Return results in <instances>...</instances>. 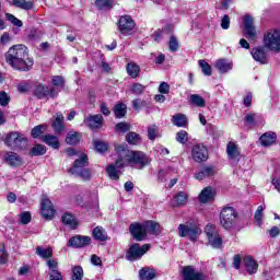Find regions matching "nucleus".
I'll use <instances>...</instances> for the list:
<instances>
[{
	"instance_id": "obj_1",
	"label": "nucleus",
	"mask_w": 280,
	"mask_h": 280,
	"mask_svg": "<svg viewBox=\"0 0 280 280\" xmlns=\"http://www.w3.org/2000/svg\"><path fill=\"white\" fill-rule=\"evenodd\" d=\"M5 60L15 71H32L34 58L30 57L27 46L23 44L13 45L5 54Z\"/></svg>"
},
{
	"instance_id": "obj_2",
	"label": "nucleus",
	"mask_w": 280,
	"mask_h": 280,
	"mask_svg": "<svg viewBox=\"0 0 280 280\" xmlns=\"http://www.w3.org/2000/svg\"><path fill=\"white\" fill-rule=\"evenodd\" d=\"M117 155L121 158V161L125 165H138L140 170L150 165V158L147 156L142 151H130L124 145L118 144L115 147Z\"/></svg>"
},
{
	"instance_id": "obj_3",
	"label": "nucleus",
	"mask_w": 280,
	"mask_h": 280,
	"mask_svg": "<svg viewBox=\"0 0 280 280\" xmlns=\"http://www.w3.org/2000/svg\"><path fill=\"white\" fill-rule=\"evenodd\" d=\"M237 210L233 207H224L220 212V224L225 231H231L237 226Z\"/></svg>"
},
{
	"instance_id": "obj_4",
	"label": "nucleus",
	"mask_w": 280,
	"mask_h": 280,
	"mask_svg": "<svg viewBox=\"0 0 280 280\" xmlns=\"http://www.w3.org/2000/svg\"><path fill=\"white\" fill-rule=\"evenodd\" d=\"M177 233L179 237H188L190 242H196L202 234V230L194 222H186L178 225Z\"/></svg>"
},
{
	"instance_id": "obj_5",
	"label": "nucleus",
	"mask_w": 280,
	"mask_h": 280,
	"mask_svg": "<svg viewBox=\"0 0 280 280\" xmlns=\"http://www.w3.org/2000/svg\"><path fill=\"white\" fill-rule=\"evenodd\" d=\"M4 143L11 150H27V138L16 131L9 133Z\"/></svg>"
},
{
	"instance_id": "obj_6",
	"label": "nucleus",
	"mask_w": 280,
	"mask_h": 280,
	"mask_svg": "<svg viewBox=\"0 0 280 280\" xmlns=\"http://www.w3.org/2000/svg\"><path fill=\"white\" fill-rule=\"evenodd\" d=\"M264 45L270 51H280V31H269L264 36Z\"/></svg>"
},
{
	"instance_id": "obj_7",
	"label": "nucleus",
	"mask_w": 280,
	"mask_h": 280,
	"mask_svg": "<svg viewBox=\"0 0 280 280\" xmlns=\"http://www.w3.org/2000/svg\"><path fill=\"white\" fill-rule=\"evenodd\" d=\"M147 250H150V245L144 244L141 246L136 243L128 248L126 256H125L126 260L127 261H137V260L141 259V257L143 256V254Z\"/></svg>"
},
{
	"instance_id": "obj_8",
	"label": "nucleus",
	"mask_w": 280,
	"mask_h": 280,
	"mask_svg": "<svg viewBox=\"0 0 280 280\" xmlns=\"http://www.w3.org/2000/svg\"><path fill=\"white\" fill-rule=\"evenodd\" d=\"M135 20L130 15H122L118 21V32L122 36H130L135 32Z\"/></svg>"
},
{
	"instance_id": "obj_9",
	"label": "nucleus",
	"mask_w": 280,
	"mask_h": 280,
	"mask_svg": "<svg viewBox=\"0 0 280 280\" xmlns=\"http://www.w3.org/2000/svg\"><path fill=\"white\" fill-rule=\"evenodd\" d=\"M206 234L209 241L210 246L212 248H220L222 246V237H220V234L218 233V229L215 225L208 224L206 226Z\"/></svg>"
},
{
	"instance_id": "obj_10",
	"label": "nucleus",
	"mask_w": 280,
	"mask_h": 280,
	"mask_svg": "<svg viewBox=\"0 0 280 280\" xmlns=\"http://www.w3.org/2000/svg\"><path fill=\"white\" fill-rule=\"evenodd\" d=\"M183 280H207V276L194 266H186L182 272Z\"/></svg>"
},
{
	"instance_id": "obj_11",
	"label": "nucleus",
	"mask_w": 280,
	"mask_h": 280,
	"mask_svg": "<svg viewBox=\"0 0 280 280\" xmlns=\"http://www.w3.org/2000/svg\"><path fill=\"white\" fill-rule=\"evenodd\" d=\"M192 159L196 163H205L209 159V151L202 144H196L191 151Z\"/></svg>"
},
{
	"instance_id": "obj_12",
	"label": "nucleus",
	"mask_w": 280,
	"mask_h": 280,
	"mask_svg": "<svg viewBox=\"0 0 280 280\" xmlns=\"http://www.w3.org/2000/svg\"><path fill=\"white\" fill-rule=\"evenodd\" d=\"M124 166H126V164L124 163V161H121V156L118 155L116 163L109 164L106 167V172H107L109 178H112V180H119V174L121 172V167H124Z\"/></svg>"
},
{
	"instance_id": "obj_13",
	"label": "nucleus",
	"mask_w": 280,
	"mask_h": 280,
	"mask_svg": "<svg viewBox=\"0 0 280 280\" xmlns=\"http://www.w3.org/2000/svg\"><path fill=\"white\" fill-rule=\"evenodd\" d=\"M218 174L215 166L203 165L198 172L195 173L194 178L196 180H206V178H213Z\"/></svg>"
},
{
	"instance_id": "obj_14",
	"label": "nucleus",
	"mask_w": 280,
	"mask_h": 280,
	"mask_svg": "<svg viewBox=\"0 0 280 280\" xmlns=\"http://www.w3.org/2000/svg\"><path fill=\"white\" fill-rule=\"evenodd\" d=\"M244 28H245V36L249 40H256L257 39V31L255 30V24L253 21V16L245 15L244 18Z\"/></svg>"
},
{
	"instance_id": "obj_15",
	"label": "nucleus",
	"mask_w": 280,
	"mask_h": 280,
	"mask_svg": "<svg viewBox=\"0 0 280 280\" xmlns=\"http://www.w3.org/2000/svg\"><path fill=\"white\" fill-rule=\"evenodd\" d=\"M89 244H91V237L82 235L72 236L68 242V246L72 248H84V246H89Z\"/></svg>"
},
{
	"instance_id": "obj_16",
	"label": "nucleus",
	"mask_w": 280,
	"mask_h": 280,
	"mask_svg": "<svg viewBox=\"0 0 280 280\" xmlns=\"http://www.w3.org/2000/svg\"><path fill=\"white\" fill-rule=\"evenodd\" d=\"M42 207V215L46 220H51L54 215L56 214V209H54V205L51 201L47 198H44L40 203Z\"/></svg>"
},
{
	"instance_id": "obj_17",
	"label": "nucleus",
	"mask_w": 280,
	"mask_h": 280,
	"mask_svg": "<svg viewBox=\"0 0 280 280\" xmlns=\"http://www.w3.org/2000/svg\"><path fill=\"white\" fill-rule=\"evenodd\" d=\"M129 231L137 242H143L145 240V228L143 224L133 223L129 226Z\"/></svg>"
},
{
	"instance_id": "obj_18",
	"label": "nucleus",
	"mask_w": 280,
	"mask_h": 280,
	"mask_svg": "<svg viewBox=\"0 0 280 280\" xmlns=\"http://www.w3.org/2000/svg\"><path fill=\"white\" fill-rule=\"evenodd\" d=\"M4 161L10 167H20V165H23V158L12 151H8L4 154Z\"/></svg>"
},
{
	"instance_id": "obj_19",
	"label": "nucleus",
	"mask_w": 280,
	"mask_h": 280,
	"mask_svg": "<svg viewBox=\"0 0 280 280\" xmlns=\"http://www.w3.org/2000/svg\"><path fill=\"white\" fill-rule=\"evenodd\" d=\"M104 122V116L102 114L92 115L84 119V124L89 126L92 130L97 128H102V124Z\"/></svg>"
},
{
	"instance_id": "obj_20",
	"label": "nucleus",
	"mask_w": 280,
	"mask_h": 280,
	"mask_svg": "<svg viewBox=\"0 0 280 280\" xmlns=\"http://www.w3.org/2000/svg\"><path fill=\"white\" fill-rule=\"evenodd\" d=\"M51 127L56 135H60L65 130V116L61 113H57L54 116Z\"/></svg>"
},
{
	"instance_id": "obj_21",
	"label": "nucleus",
	"mask_w": 280,
	"mask_h": 280,
	"mask_svg": "<svg viewBox=\"0 0 280 280\" xmlns=\"http://www.w3.org/2000/svg\"><path fill=\"white\" fill-rule=\"evenodd\" d=\"M243 264L248 275L257 273L259 265L257 264V260L255 258H253L252 256H245L243 259Z\"/></svg>"
},
{
	"instance_id": "obj_22",
	"label": "nucleus",
	"mask_w": 280,
	"mask_h": 280,
	"mask_svg": "<svg viewBox=\"0 0 280 280\" xmlns=\"http://www.w3.org/2000/svg\"><path fill=\"white\" fill-rule=\"evenodd\" d=\"M250 54L256 62H260V65L268 63V55L262 47L253 48Z\"/></svg>"
},
{
	"instance_id": "obj_23",
	"label": "nucleus",
	"mask_w": 280,
	"mask_h": 280,
	"mask_svg": "<svg viewBox=\"0 0 280 280\" xmlns=\"http://www.w3.org/2000/svg\"><path fill=\"white\" fill-rule=\"evenodd\" d=\"M276 141L277 133H275L273 131L265 132L259 138V142L262 145V148H270V145H273Z\"/></svg>"
},
{
	"instance_id": "obj_24",
	"label": "nucleus",
	"mask_w": 280,
	"mask_h": 280,
	"mask_svg": "<svg viewBox=\"0 0 280 280\" xmlns=\"http://www.w3.org/2000/svg\"><path fill=\"white\" fill-rule=\"evenodd\" d=\"M144 233L148 235L150 233L151 235H161V224L154 221H147L143 223Z\"/></svg>"
},
{
	"instance_id": "obj_25",
	"label": "nucleus",
	"mask_w": 280,
	"mask_h": 280,
	"mask_svg": "<svg viewBox=\"0 0 280 280\" xmlns=\"http://www.w3.org/2000/svg\"><path fill=\"white\" fill-rule=\"evenodd\" d=\"M226 153L231 161H240V147L235 142H229L226 145Z\"/></svg>"
},
{
	"instance_id": "obj_26",
	"label": "nucleus",
	"mask_w": 280,
	"mask_h": 280,
	"mask_svg": "<svg viewBox=\"0 0 280 280\" xmlns=\"http://www.w3.org/2000/svg\"><path fill=\"white\" fill-rule=\"evenodd\" d=\"M214 67L219 73H229L233 69V62L229 61V59H219Z\"/></svg>"
},
{
	"instance_id": "obj_27",
	"label": "nucleus",
	"mask_w": 280,
	"mask_h": 280,
	"mask_svg": "<svg viewBox=\"0 0 280 280\" xmlns=\"http://www.w3.org/2000/svg\"><path fill=\"white\" fill-rule=\"evenodd\" d=\"M89 165V156L86 154H81L79 159L74 161L73 167L70 168L71 174L73 172H80V170H84Z\"/></svg>"
},
{
	"instance_id": "obj_28",
	"label": "nucleus",
	"mask_w": 280,
	"mask_h": 280,
	"mask_svg": "<svg viewBox=\"0 0 280 280\" xmlns=\"http://www.w3.org/2000/svg\"><path fill=\"white\" fill-rule=\"evenodd\" d=\"M42 141L46 143V145L54 148V150H58V148H60V141L58 140V137L54 135L42 136Z\"/></svg>"
},
{
	"instance_id": "obj_29",
	"label": "nucleus",
	"mask_w": 280,
	"mask_h": 280,
	"mask_svg": "<svg viewBox=\"0 0 280 280\" xmlns=\"http://www.w3.org/2000/svg\"><path fill=\"white\" fill-rule=\"evenodd\" d=\"M140 280H154L156 279V271L152 268L144 267L139 271Z\"/></svg>"
},
{
	"instance_id": "obj_30",
	"label": "nucleus",
	"mask_w": 280,
	"mask_h": 280,
	"mask_svg": "<svg viewBox=\"0 0 280 280\" xmlns=\"http://www.w3.org/2000/svg\"><path fill=\"white\" fill-rule=\"evenodd\" d=\"M215 191L211 187L205 188L201 194L199 195V201L203 205L210 202L212 198H214Z\"/></svg>"
},
{
	"instance_id": "obj_31",
	"label": "nucleus",
	"mask_w": 280,
	"mask_h": 280,
	"mask_svg": "<svg viewBox=\"0 0 280 280\" xmlns=\"http://www.w3.org/2000/svg\"><path fill=\"white\" fill-rule=\"evenodd\" d=\"M92 235L94 240H97L98 242H106V240H108V234L106 233V230L102 226H96L92 231Z\"/></svg>"
},
{
	"instance_id": "obj_32",
	"label": "nucleus",
	"mask_w": 280,
	"mask_h": 280,
	"mask_svg": "<svg viewBox=\"0 0 280 280\" xmlns=\"http://www.w3.org/2000/svg\"><path fill=\"white\" fill-rule=\"evenodd\" d=\"M36 255L42 259H51V257H54V249L51 247L45 248L43 246H37Z\"/></svg>"
},
{
	"instance_id": "obj_33",
	"label": "nucleus",
	"mask_w": 280,
	"mask_h": 280,
	"mask_svg": "<svg viewBox=\"0 0 280 280\" xmlns=\"http://www.w3.org/2000/svg\"><path fill=\"white\" fill-rule=\"evenodd\" d=\"M189 102L197 108H205L207 106V101L200 94H191Z\"/></svg>"
},
{
	"instance_id": "obj_34",
	"label": "nucleus",
	"mask_w": 280,
	"mask_h": 280,
	"mask_svg": "<svg viewBox=\"0 0 280 280\" xmlns=\"http://www.w3.org/2000/svg\"><path fill=\"white\" fill-rule=\"evenodd\" d=\"M34 95L35 97H38V100H44V97L49 96V88L43 84H39L35 88Z\"/></svg>"
},
{
	"instance_id": "obj_35",
	"label": "nucleus",
	"mask_w": 280,
	"mask_h": 280,
	"mask_svg": "<svg viewBox=\"0 0 280 280\" xmlns=\"http://www.w3.org/2000/svg\"><path fill=\"white\" fill-rule=\"evenodd\" d=\"M61 222L66 224L67 226H70V229H77L78 221H75V217L71 213H66L61 217Z\"/></svg>"
},
{
	"instance_id": "obj_36",
	"label": "nucleus",
	"mask_w": 280,
	"mask_h": 280,
	"mask_svg": "<svg viewBox=\"0 0 280 280\" xmlns=\"http://www.w3.org/2000/svg\"><path fill=\"white\" fill-rule=\"evenodd\" d=\"M173 124L177 128H187V116L184 114H176L173 116Z\"/></svg>"
},
{
	"instance_id": "obj_37",
	"label": "nucleus",
	"mask_w": 280,
	"mask_h": 280,
	"mask_svg": "<svg viewBox=\"0 0 280 280\" xmlns=\"http://www.w3.org/2000/svg\"><path fill=\"white\" fill-rule=\"evenodd\" d=\"M12 5H14V8H20L21 10H32V8H34V2L31 0H13Z\"/></svg>"
},
{
	"instance_id": "obj_38",
	"label": "nucleus",
	"mask_w": 280,
	"mask_h": 280,
	"mask_svg": "<svg viewBox=\"0 0 280 280\" xmlns=\"http://www.w3.org/2000/svg\"><path fill=\"white\" fill-rule=\"evenodd\" d=\"M127 106L124 103H118L114 106V115L117 119H121L122 117H126L127 113Z\"/></svg>"
},
{
	"instance_id": "obj_39",
	"label": "nucleus",
	"mask_w": 280,
	"mask_h": 280,
	"mask_svg": "<svg viewBox=\"0 0 280 280\" xmlns=\"http://www.w3.org/2000/svg\"><path fill=\"white\" fill-rule=\"evenodd\" d=\"M126 69L130 78H139V73L141 72V68H139V65L135 62H129Z\"/></svg>"
},
{
	"instance_id": "obj_40",
	"label": "nucleus",
	"mask_w": 280,
	"mask_h": 280,
	"mask_svg": "<svg viewBox=\"0 0 280 280\" xmlns=\"http://www.w3.org/2000/svg\"><path fill=\"white\" fill-rule=\"evenodd\" d=\"M47 153V147L43 144H36L30 151V156H43V154Z\"/></svg>"
},
{
	"instance_id": "obj_41",
	"label": "nucleus",
	"mask_w": 280,
	"mask_h": 280,
	"mask_svg": "<svg viewBox=\"0 0 280 280\" xmlns=\"http://www.w3.org/2000/svg\"><path fill=\"white\" fill-rule=\"evenodd\" d=\"M66 143L69 145H78V143H80V133L70 131L66 137Z\"/></svg>"
},
{
	"instance_id": "obj_42",
	"label": "nucleus",
	"mask_w": 280,
	"mask_h": 280,
	"mask_svg": "<svg viewBox=\"0 0 280 280\" xmlns=\"http://www.w3.org/2000/svg\"><path fill=\"white\" fill-rule=\"evenodd\" d=\"M261 119V115L257 113H249L245 116V121L248 126H257V122Z\"/></svg>"
},
{
	"instance_id": "obj_43",
	"label": "nucleus",
	"mask_w": 280,
	"mask_h": 280,
	"mask_svg": "<svg viewBox=\"0 0 280 280\" xmlns=\"http://www.w3.org/2000/svg\"><path fill=\"white\" fill-rule=\"evenodd\" d=\"M95 5L98 10H110L115 5V0H95Z\"/></svg>"
},
{
	"instance_id": "obj_44",
	"label": "nucleus",
	"mask_w": 280,
	"mask_h": 280,
	"mask_svg": "<svg viewBox=\"0 0 280 280\" xmlns=\"http://www.w3.org/2000/svg\"><path fill=\"white\" fill-rule=\"evenodd\" d=\"M126 141L130 143V145H139V143H141V136L137 132H129L126 135Z\"/></svg>"
},
{
	"instance_id": "obj_45",
	"label": "nucleus",
	"mask_w": 280,
	"mask_h": 280,
	"mask_svg": "<svg viewBox=\"0 0 280 280\" xmlns=\"http://www.w3.org/2000/svg\"><path fill=\"white\" fill-rule=\"evenodd\" d=\"M174 207H183L187 203V194L180 191L174 196Z\"/></svg>"
},
{
	"instance_id": "obj_46",
	"label": "nucleus",
	"mask_w": 280,
	"mask_h": 280,
	"mask_svg": "<svg viewBox=\"0 0 280 280\" xmlns=\"http://www.w3.org/2000/svg\"><path fill=\"white\" fill-rule=\"evenodd\" d=\"M148 139L150 141H154L155 139H158L159 137V126L156 125H150L148 127Z\"/></svg>"
},
{
	"instance_id": "obj_47",
	"label": "nucleus",
	"mask_w": 280,
	"mask_h": 280,
	"mask_svg": "<svg viewBox=\"0 0 280 280\" xmlns=\"http://www.w3.org/2000/svg\"><path fill=\"white\" fill-rule=\"evenodd\" d=\"M46 130L47 127L45 125H38L32 129L31 137H33V139H38V137H40V135H43Z\"/></svg>"
},
{
	"instance_id": "obj_48",
	"label": "nucleus",
	"mask_w": 280,
	"mask_h": 280,
	"mask_svg": "<svg viewBox=\"0 0 280 280\" xmlns=\"http://www.w3.org/2000/svg\"><path fill=\"white\" fill-rule=\"evenodd\" d=\"M82 277H84V269L81 266L73 267L72 280H82Z\"/></svg>"
},
{
	"instance_id": "obj_49",
	"label": "nucleus",
	"mask_w": 280,
	"mask_h": 280,
	"mask_svg": "<svg viewBox=\"0 0 280 280\" xmlns=\"http://www.w3.org/2000/svg\"><path fill=\"white\" fill-rule=\"evenodd\" d=\"M176 141L182 144L187 143V141H189V133L185 130H180L176 133Z\"/></svg>"
},
{
	"instance_id": "obj_50",
	"label": "nucleus",
	"mask_w": 280,
	"mask_h": 280,
	"mask_svg": "<svg viewBox=\"0 0 280 280\" xmlns=\"http://www.w3.org/2000/svg\"><path fill=\"white\" fill-rule=\"evenodd\" d=\"M77 176H80L83 180H91V171L89 168H81L79 172H72Z\"/></svg>"
},
{
	"instance_id": "obj_51",
	"label": "nucleus",
	"mask_w": 280,
	"mask_h": 280,
	"mask_svg": "<svg viewBox=\"0 0 280 280\" xmlns=\"http://www.w3.org/2000/svg\"><path fill=\"white\" fill-rule=\"evenodd\" d=\"M130 91L133 93V95H141V93L145 91V86L141 83H133Z\"/></svg>"
},
{
	"instance_id": "obj_52",
	"label": "nucleus",
	"mask_w": 280,
	"mask_h": 280,
	"mask_svg": "<svg viewBox=\"0 0 280 280\" xmlns=\"http://www.w3.org/2000/svg\"><path fill=\"white\" fill-rule=\"evenodd\" d=\"M94 147L96 152H100L101 154H104L108 150V143L103 141H94Z\"/></svg>"
},
{
	"instance_id": "obj_53",
	"label": "nucleus",
	"mask_w": 280,
	"mask_h": 280,
	"mask_svg": "<svg viewBox=\"0 0 280 280\" xmlns=\"http://www.w3.org/2000/svg\"><path fill=\"white\" fill-rule=\"evenodd\" d=\"M7 21H10L12 25H15V27H23V22L19 20L16 16L12 15L11 13L5 14Z\"/></svg>"
},
{
	"instance_id": "obj_54",
	"label": "nucleus",
	"mask_w": 280,
	"mask_h": 280,
	"mask_svg": "<svg viewBox=\"0 0 280 280\" xmlns=\"http://www.w3.org/2000/svg\"><path fill=\"white\" fill-rule=\"evenodd\" d=\"M199 67L201 68V71L205 75H211V66L207 61L199 60Z\"/></svg>"
},
{
	"instance_id": "obj_55",
	"label": "nucleus",
	"mask_w": 280,
	"mask_h": 280,
	"mask_svg": "<svg viewBox=\"0 0 280 280\" xmlns=\"http://www.w3.org/2000/svg\"><path fill=\"white\" fill-rule=\"evenodd\" d=\"M114 130L116 132H122V133L128 132L130 130V124H128V122H118L115 126Z\"/></svg>"
},
{
	"instance_id": "obj_56",
	"label": "nucleus",
	"mask_w": 280,
	"mask_h": 280,
	"mask_svg": "<svg viewBox=\"0 0 280 280\" xmlns=\"http://www.w3.org/2000/svg\"><path fill=\"white\" fill-rule=\"evenodd\" d=\"M264 219V206H259L255 212V220L258 226H261V220Z\"/></svg>"
},
{
	"instance_id": "obj_57",
	"label": "nucleus",
	"mask_w": 280,
	"mask_h": 280,
	"mask_svg": "<svg viewBox=\"0 0 280 280\" xmlns=\"http://www.w3.org/2000/svg\"><path fill=\"white\" fill-rule=\"evenodd\" d=\"M168 48L170 51H178V39H176V37L171 36L170 42H168Z\"/></svg>"
},
{
	"instance_id": "obj_58",
	"label": "nucleus",
	"mask_w": 280,
	"mask_h": 280,
	"mask_svg": "<svg viewBox=\"0 0 280 280\" xmlns=\"http://www.w3.org/2000/svg\"><path fill=\"white\" fill-rule=\"evenodd\" d=\"M132 104V108L135 110H141V108H143V106H145V101L141 100V98H136L131 102Z\"/></svg>"
},
{
	"instance_id": "obj_59",
	"label": "nucleus",
	"mask_w": 280,
	"mask_h": 280,
	"mask_svg": "<svg viewBox=\"0 0 280 280\" xmlns=\"http://www.w3.org/2000/svg\"><path fill=\"white\" fill-rule=\"evenodd\" d=\"M21 224H30L32 222V214L30 212H22L20 214Z\"/></svg>"
},
{
	"instance_id": "obj_60",
	"label": "nucleus",
	"mask_w": 280,
	"mask_h": 280,
	"mask_svg": "<svg viewBox=\"0 0 280 280\" xmlns=\"http://www.w3.org/2000/svg\"><path fill=\"white\" fill-rule=\"evenodd\" d=\"M52 84L54 86L62 89V86H65V79L60 75H55L52 77Z\"/></svg>"
},
{
	"instance_id": "obj_61",
	"label": "nucleus",
	"mask_w": 280,
	"mask_h": 280,
	"mask_svg": "<svg viewBox=\"0 0 280 280\" xmlns=\"http://www.w3.org/2000/svg\"><path fill=\"white\" fill-rule=\"evenodd\" d=\"M10 104V96L4 91L0 92V106H8Z\"/></svg>"
},
{
	"instance_id": "obj_62",
	"label": "nucleus",
	"mask_w": 280,
	"mask_h": 280,
	"mask_svg": "<svg viewBox=\"0 0 280 280\" xmlns=\"http://www.w3.org/2000/svg\"><path fill=\"white\" fill-rule=\"evenodd\" d=\"M47 267L49 268L50 272L58 271V262L56 259L50 258L46 261Z\"/></svg>"
},
{
	"instance_id": "obj_63",
	"label": "nucleus",
	"mask_w": 280,
	"mask_h": 280,
	"mask_svg": "<svg viewBox=\"0 0 280 280\" xmlns=\"http://www.w3.org/2000/svg\"><path fill=\"white\" fill-rule=\"evenodd\" d=\"M222 30H229L231 27V18L229 15H224L221 20Z\"/></svg>"
},
{
	"instance_id": "obj_64",
	"label": "nucleus",
	"mask_w": 280,
	"mask_h": 280,
	"mask_svg": "<svg viewBox=\"0 0 280 280\" xmlns=\"http://www.w3.org/2000/svg\"><path fill=\"white\" fill-rule=\"evenodd\" d=\"M49 279L50 280H62V273L60 271H50L49 272Z\"/></svg>"
}]
</instances>
